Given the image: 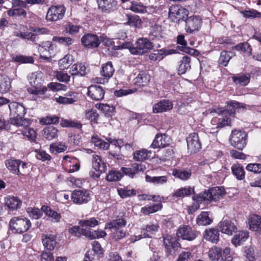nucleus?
I'll use <instances>...</instances> for the list:
<instances>
[{"label": "nucleus", "instance_id": "a19ab883", "mask_svg": "<svg viewBox=\"0 0 261 261\" xmlns=\"http://www.w3.org/2000/svg\"><path fill=\"white\" fill-rule=\"evenodd\" d=\"M231 169L232 174L238 180H242L245 177V171L243 166L241 164H236L232 165Z\"/></svg>", "mask_w": 261, "mask_h": 261}, {"label": "nucleus", "instance_id": "79ce46f5", "mask_svg": "<svg viewBox=\"0 0 261 261\" xmlns=\"http://www.w3.org/2000/svg\"><path fill=\"white\" fill-rule=\"evenodd\" d=\"M193 188L190 187H184L175 191L172 195L174 197L180 198L190 195L193 193Z\"/></svg>", "mask_w": 261, "mask_h": 261}, {"label": "nucleus", "instance_id": "338daca9", "mask_svg": "<svg viewBox=\"0 0 261 261\" xmlns=\"http://www.w3.org/2000/svg\"><path fill=\"white\" fill-rule=\"evenodd\" d=\"M59 121V118L56 115L47 116L41 119L40 122L42 124H56Z\"/></svg>", "mask_w": 261, "mask_h": 261}, {"label": "nucleus", "instance_id": "9d476101", "mask_svg": "<svg viewBox=\"0 0 261 261\" xmlns=\"http://www.w3.org/2000/svg\"><path fill=\"white\" fill-rule=\"evenodd\" d=\"M71 198L74 203L82 204L91 200V193L85 189H77L72 192Z\"/></svg>", "mask_w": 261, "mask_h": 261}, {"label": "nucleus", "instance_id": "f704fd0d", "mask_svg": "<svg viewBox=\"0 0 261 261\" xmlns=\"http://www.w3.org/2000/svg\"><path fill=\"white\" fill-rule=\"evenodd\" d=\"M69 73L72 75L84 76L87 73V68L82 64H74L70 68Z\"/></svg>", "mask_w": 261, "mask_h": 261}, {"label": "nucleus", "instance_id": "49530a36", "mask_svg": "<svg viewBox=\"0 0 261 261\" xmlns=\"http://www.w3.org/2000/svg\"><path fill=\"white\" fill-rule=\"evenodd\" d=\"M43 132L44 137L48 140H51L58 136V130L56 127L49 126L46 127L43 129Z\"/></svg>", "mask_w": 261, "mask_h": 261}, {"label": "nucleus", "instance_id": "4468645a", "mask_svg": "<svg viewBox=\"0 0 261 261\" xmlns=\"http://www.w3.org/2000/svg\"><path fill=\"white\" fill-rule=\"evenodd\" d=\"M98 223V221L93 217L81 220L79 224L81 227L82 234L87 238L92 231L90 229L97 226Z\"/></svg>", "mask_w": 261, "mask_h": 261}, {"label": "nucleus", "instance_id": "774afa93", "mask_svg": "<svg viewBox=\"0 0 261 261\" xmlns=\"http://www.w3.org/2000/svg\"><path fill=\"white\" fill-rule=\"evenodd\" d=\"M65 28L67 33L70 35H74L79 32L82 27L80 25H75L71 22H68L65 25Z\"/></svg>", "mask_w": 261, "mask_h": 261}, {"label": "nucleus", "instance_id": "680f3d73", "mask_svg": "<svg viewBox=\"0 0 261 261\" xmlns=\"http://www.w3.org/2000/svg\"><path fill=\"white\" fill-rule=\"evenodd\" d=\"M129 9L135 13H144L147 11L145 6L137 2H132Z\"/></svg>", "mask_w": 261, "mask_h": 261}, {"label": "nucleus", "instance_id": "6e6552de", "mask_svg": "<svg viewBox=\"0 0 261 261\" xmlns=\"http://www.w3.org/2000/svg\"><path fill=\"white\" fill-rule=\"evenodd\" d=\"M188 14L189 11L180 5H173L169 8L168 17L173 21L177 19L184 20Z\"/></svg>", "mask_w": 261, "mask_h": 261}, {"label": "nucleus", "instance_id": "6ab92c4d", "mask_svg": "<svg viewBox=\"0 0 261 261\" xmlns=\"http://www.w3.org/2000/svg\"><path fill=\"white\" fill-rule=\"evenodd\" d=\"M54 49L52 42L46 41L43 42L42 45H38V50L40 53V57L48 60L51 57V51Z\"/></svg>", "mask_w": 261, "mask_h": 261}, {"label": "nucleus", "instance_id": "58836bf2", "mask_svg": "<svg viewBox=\"0 0 261 261\" xmlns=\"http://www.w3.org/2000/svg\"><path fill=\"white\" fill-rule=\"evenodd\" d=\"M235 55L232 51H222L218 60V63L223 66H226L230 60Z\"/></svg>", "mask_w": 261, "mask_h": 261}, {"label": "nucleus", "instance_id": "052dcab7", "mask_svg": "<svg viewBox=\"0 0 261 261\" xmlns=\"http://www.w3.org/2000/svg\"><path fill=\"white\" fill-rule=\"evenodd\" d=\"M241 108H243L242 103L237 101H230L228 104L227 110L225 111H227V114L229 116H232L234 115L236 110H239Z\"/></svg>", "mask_w": 261, "mask_h": 261}, {"label": "nucleus", "instance_id": "7ed1b4c3", "mask_svg": "<svg viewBox=\"0 0 261 261\" xmlns=\"http://www.w3.org/2000/svg\"><path fill=\"white\" fill-rule=\"evenodd\" d=\"M31 87L28 88L29 94L38 95L44 94L47 90L46 87L42 85V73L41 72H35L28 76Z\"/></svg>", "mask_w": 261, "mask_h": 261}, {"label": "nucleus", "instance_id": "5fc2aeb1", "mask_svg": "<svg viewBox=\"0 0 261 261\" xmlns=\"http://www.w3.org/2000/svg\"><path fill=\"white\" fill-rule=\"evenodd\" d=\"M72 56L67 54L59 61V66L61 70L68 68L73 62Z\"/></svg>", "mask_w": 261, "mask_h": 261}, {"label": "nucleus", "instance_id": "dca6fc26", "mask_svg": "<svg viewBox=\"0 0 261 261\" xmlns=\"http://www.w3.org/2000/svg\"><path fill=\"white\" fill-rule=\"evenodd\" d=\"M187 143L188 149L191 152H195L201 148L199 136L197 133L190 134L187 138Z\"/></svg>", "mask_w": 261, "mask_h": 261}, {"label": "nucleus", "instance_id": "6e6d98bb", "mask_svg": "<svg viewBox=\"0 0 261 261\" xmlns=\"http://www.w3.org/2000/svg\"><path fill=\"white\" fill-rule=\"evenodd\" d=\"M23 129L21 130L22 134L26 136L28 140L31 141H35L37 137V133L36 131L31 128L28 126H22Z\"/></svg>", "mask_w": 261, "mask_h": 261}, {"label": "nucleus", "instance_id": "9b49d317", "mask_svg": "<svg viewBox=\"0 0 261 261\" xmlns=\"http://www.w3.org/2000/svg\"><path fill=\"white\" fill-rule=\"evenodd\" d=\"M82 44L88 48H94L99 46L100 40L96 34L87 33L81 38Z\"/></svg>", "mask_w": 261, "mask_h": 261}, {"label": "nucleus", "instance_id": "cd10ccee", "mask_svg": "<svg viewBox=\"0 0 261 261\" xmlns=\"http://www.w3.org/2000/svg\"><path fill=\"white\" fill-rule=\"evenodd\" d=\"M232 80L236 85L245 86L250 82V76L249 74L239 73L234 75Z\"/></svg>", "mask_w": 261, "mask_h": 261}, {"label": "nucleus", "instance_id": "1a4fd4ad", "mask_svg": "<svg viewBox=\"0 0 261 261\" xmlns=\"http://www.w3.org/2000/svg\"><path fill=\"white\" fill-rule=\"evenodd\" d=\"M247 134L245 132L233 130L229 139L231 144L239 149H242L246 144Z\"/></svg>", "mask_w": 261, "mask_h": 261}, {"label": "nucleus", "instance_id": "72a5a7b5", "mask_svg": "<svg viewBox=\"0 0 261 261\" xmlns=\"http://www.w3.org/2000/svg\"><path fill=\"white\" fill-rule=\"evenodd\" d=\"M177 43L181 45L179 46V49L182 51L190 54H193L194 52L197 51L195 49L187 46V42L185 39V36L182 35H179L177 37Z\"/></svg>", "mask_w": 261, "mask_h": 261}, {"label": "nucleus", "instance_id": "393cba45", "mask_svg": "<svg viewBox=\"0 0 261 261\" xmlns=\"http://www.w3.org/2000/svg\"><path fill=\"white\" fill-rule=\"evenodd\" d=\"M150 80V75L144 71H140L134 79V83L139 87H143L148 85Z\"/></svg>", "mask_w": 261, "mask_h": 261}, {"label": "nucleus", "instance_id": "a18cd8bd", "mask_svg": "<svg viewBox=\"0 0 261 261\" xmlns=\"http://www.w3.org/2000/svg\"><path fill=\"white\" fill-rule=\"evenodd\" d=\"M114 72V69L111 62H109L102 66L101 75L105 77H111Z\"/></svg>", "mask_w": 261, "mask_h": 261}, {"label": "nucleus", "instance_id": "603ef678", "mask_svg": "<svg viewBox=\"0 0 261 261\" xmlns=\"http://www.w3.org/2000/svg\"><path fill=\"white\" fill-rule=\"evenodd\" d=\"M162 207L163 205L161 203H159L153 205L148 206H145L141 208V212L144 215H147L161 210Z\"/></svg>", "mask_w": 261, "mask_h": 261}, {"label": "nucleus", "instance_id": "a211bd4d", "mask_svg": "<svg viewBox=\"0 0 261 261\" xmlns=\"http://www.w3.org/2000/svg\"><path fill=\"white\" fill-rule=\"evenodd\" d=\"M170 138L168 136L157 134L150 145V147L154 149L165 147L170 144Z\"/></svg>", "mask_w": 261, "mask_h": 261}, {"label": "nucleus", "instance_id": "ea45409f", "mask_svg": "<svg viewBox=\"0 0 261 261\" xmlns=\"http://www.w3.org/2000/svg\"><path fill=\"white\" fill-rule=\"evenodd\" d=\"M190 58L188 56H184L180 61L178 68L179 74H184L191 69Z\"/></svg>", "mask_w": 261, "mask_h": 261}, {"label": "nucleus", "instance_id": "0eeeda50", "mask_svg": "<svg viewBox=\"0 0 261 261\" xmlns=\"http://www.w3.org/2000/svg\"><path fill=\"white\" fill-rule=\"evenodd\" d=\"M159 225L158 223H150L141 230L140 234L130 237V242L134 243L142 238H152L158 231Z\"/></svg>", "mask_w": 261, "mask_h": 261}, {"label": "nucleus", "instance_id": "2eb2a0df", "mask_svg": "<svg viewBox=\"0 0 261 261\" xmlns=\"http://www.w3.org/2000/svg\"><path fill=\"white\" fill-rule=\"evenodd\" d=\"M92 162V167L97 173L92 174L91 176L95 178H98L100 173L106 171V164L101 157L98 155H93Z\"/></svg>", "mask_w": 261, "mask_h": 261}, {"label": "nucleus", "instance_id": "ddd939ff", "mask_svg": "<svg viewBox=\"0 0 261 261\" xmlns=\"http://www.w3.org/2000/svg\"><path fill=\"white\" fill-rule=\"evenodd\" d=\"M197 235V231L188 225L180 226L177 231V236L178 238H181L183 240L188 241L194 240L196 238Z\"/></svg>", "mask_w": 261, "mask_h": 261}, {"label": "nucleus", "instance_id": "473e14b6", "mask_svg": "<svg viewBox=\"0 0 261 261\" xmlns=\"http://www.w3.org/2000/svg\"><path fill=\"white\" fill-rule=\"evenodd\" d=\"M42 241L44 246L49 250H53L57 244L56 238L53 234L42 235Z\"/></svg>", "mask_w": 261, "mask_h": 261}, {"label": "nucleus", "instance_id": "e433bc0d", "mask_svg": "<svg viewBox=\"0 0 261 261\" xmlns=\"http://www.w3.org/2000/svg\"><path fill=\"white\" fill-rule=\"evenodd\" d=\"M96 107L108 117H112L115 112V108L108 104L98 103L96 105Z\"/></svg>", "mask_w": 261, "mask_h": 261}, {"label": "nucleus", "instance_id": "39448f33", "mask_svg": "<svg viewBox=\"0 0 261 261\" xmlns=\"http://www.w3.org/2000/svg\"><path fill=\"white\" fill-rule=\"evenodd\" d=\"M10 229L15 233H21L27 231L31 227L29 219L23 217H14L9 222Z\"/></svg>", "mask_w": 261, "mask_h": 261}, {"label": "nucleus", "instance_id": "8fccbe9b", "mask_svg": "<svg viewBox=\"0 0 261 261\" xmlns=\"http://www.w3.org/2000/svg\"><path fill=\"white\" fill-rule=\"evenodd\" d=\"M91 142L99 149L107 150L109 148V143L101 140L98 136H93L91 138Z\"/></svg>", "mask_w": 261, "mask_h": 261}, {"label": "nucleus", "instance_id": "e2e57ef3", "mask_svg": "<svg viewBox=\"0 0 261 261\" xmlns=\"http://www.w3.org/2000/svg\"><path fill=\"white\" fill-rule=\"evenodd\" d=\"M123 176V174L119 171L110 170L107 176L106 179L109 181H116L119 180Z\"/></svg>", "mask_w": 261, "mask_h": 261}, {"label": "nucleus", "instance_id": "f03ea898", "mask_svg": "<svg viewBox=\"0 0 261 261\" xmlns=\"http://www.w3.org/2000/svg\"><path fill=\"white\" fill-rule=\"evenodd\" d=\"M10 110V122L17 126H28L32 123L30 119H23L26 114V108L22 104L17 102H12L9 105Z\"/></svg>", "mask_w": 261, "mask_h": 261}, {"label": "nucleus", "instance_id": "c756f323", "mask_svg": "<svg viewBox=\"0 0 261 261\" xmlns=\"http://www.w3.org/2000/svg\"><path fill=\"white\" fill-rule=\"evenodd\" d=\"M21 203V201L17 197L8 196L5 199V205L11 211L17 210Z\"/></svg>", "mask_w": 261, "mask_h": 261}, {"label": "nucleus", "instance_id": "c03bdc74", "mask_svg": "<svg viewBox=\"0 0 261 261\" xmlns=\"http://www.w3.org/2000/svg\"><path fill=\"white\" fill-rule=\"evenodd\" d=\"M9 17H25L27 13L21 8H11L6 12Z\"/></svg>", "mask_w": 261, "mask_h": 261}, {"label": "nucleus", "instance_id": "20e7f679", "mask_svg": "<svg viewBox=\"0 0 261 261\" xmlns=\"http://www.w3.org/2000/svg\"><path fill=\"white\" fill-rule=\"evenodd\" d=\"M225 193V190L223 187H215L209 189L207 191H204L194 195L193 199L197 202H201L203 201H217L221 199Z\"/></svg>", "mask_w": 261, "mask_h": 261}, {"label": "nucleus", "instance_id": "2f4dec72", "mask_svg": "<svg viewBox=\"0 0 261 261\" xmlns=\"http://www.w3.org/2000/svg\"><path fill=\"white\" fill-rule=\"evenodd\" d=\"M41 210L50 219L52 222H59L60 221L61 218V214L51 210L49 207L46 205L42 206Z\"/></svg>", "mask_w": 261, "mask_h": 261}, {"label": "nucleus", "instance_id": "4d7b16f0", "mask_svg": "<svg viewBox=\"0 0 261 261\" xmlns=\"http://www.w3.org/2000/svg\"><path fill=\"white\" fill-rule=\"evenodd\" d=\"M227 111H223L221 115H219V125L217 127L219 128H222L226 125H229L230 124L231 119L230 116L227 114Z\"/></svg>", "mask_w": 261, "mask_h": 261}, {"label": "nucleus", "instance_id": "423d86ee", "mask_svg": "<svg viewBox=\"0 0 261 261\" xmlns=\"http://www.w3.org/2000/svg\"><path fill=\"white\" fill-rule=\"evenodd\" d=\"M65 12L66 8L63 5H53L47 10L46 19L50 22L60 20L64 17Z\"/></svg>", "mask_w": 261, "mask_h": 261}, {"label": "nucleus", "instance_id": "864d4df0", "mask_svg": "<svg viewBox=\"0 0 261 261\" xmlns=\"http://www.w3.org/2000/svg\"><path fill=\"white\" fill-rule=\"evenodd\" d=\"M172 175L181 180H186L191 177V172L188 170L174 169L172 171Z\"/></svg>", "mask_w": 261, "mask_h": 261}, {"label": "nucleus", "instance_id": "bf43d9fd", "mask_svg": "<svg viewBox=\"0 0 261 261\" xmlns=\"http://www.w3.org/2000/svg\"><path fill=\"white\" fill-rule=\"evenodd\" d=\"M128 20L126 24L135 28H140L142 24V21L138 15L128 16L127 15Z\"/></svg>", "mask_w": 261, "mask_h": 261}, {"label": "nucleus", "instance_id": "7c9ffc66", "mask_svg": "<svg viewBox=\"0 0 261 261\" xmlns=\"http://www.w3.org/2000/svg\"><path fill=\"white\" fill-rule=\"evenodd\" d=\"M249 236L247 231H239L237 234L233 237L231 243L236 247L241 245L248 238Z\"/></svg>", "mask_w": 261, "mask_h": 261}, {"label": "nucleus", "instance_id": "4c0bfd02", "mask_svg": "<svg viewBox=\"0 0 261 261\" xmlns=\"http://www.w3.org/2000/svg\"><path fill=\"white\" fill-rule=\"evenodd\" d=\"M111 237L115 241H118L125 238L127 235V230L123 228L110 229Z\"/></svg>", "mask_w": 261, "mask_h": 261}, {"label": "nucleus", "instance_id": "f3484780", "mask_svg": "<svg viewBox=\"0 0 261 261\" xmlns=\"http://www.w3.org/2000/svg\"><path fill=\"white\" fill-rule=\"evenodd\" d=\"M87 94L93 100L98 101L104 98L105 91L100 86L92 85L88 87Z\"/></svg>", "mask_w": 261, "mask_h": 261}, {"label": "nucleus", "instance_id": "0e129e2a", "mask_svg": "<svg viewBox=\"0 0 261 261\" xmlns=\"http://www.w3.org/2000/svg\"><path fill=\"white\" fill-rule=\"evenodd\" d=\"M234 48L238 51L246 53L248 56H250L252 54L251 45L247 42L239 43L234 46Z\"/></svg>", "mask_w": 261, "mask_h": 261}, {"label": "nucleus", "instance_id": "3c124183", "mask_svg": "<svg viewBox=\"0 0 261 261\" xmlns=\"http://www.w3.org/2000/svg\"><path fill=\"white\" fill-rule=\"evenodd\" d=\"M208 257L212 261H218L222 256V249L218 247L211 248L208 253Z\"/></svg>", "mask_w": 261, "mask_h": 261}, {"label": "nucleus", "instance_id": "c9c22d12", "mask_svg": "<svg viewBox=\"0 0 261 261\" xmlns=\"http://www.w3.org/2000/svg\"><path fill=\"white\" fill-rule=\"evenodd\" d=\"M127 224L126 221L123 218H118L107 223L105 225V229H117L123 228Z\"/></svg>", "mask_w": 261, "mask_h": 261}, {"label": "nucleus", "instance_id": "a878e982", "mask_svg": "<svg viewBox=\"0 0 261 261\" xmlns=\"http://www.w3.org/2000/svg\"><path fill=\"white\" fill-rule=\"evenodd\" d=\"M176 53L177 51L175 49L162 48L157 50L156 53L150 54L149 58L153 61H161L165 56Z\"/></svg>", "mask_w": 261, "mask_h": 261}, {"label": "nucleus", "instance_id": "09e8293b", "mask_svg": "<svg viewBox=\"0 0 261 261\" xmlns=\"http://www.w3.org/2000/svg\"><path fill=\"white\" fill-rule=\"evenodd\" d=\"M60 125L63 127H74L77 129H81L82 127V123L75 120L62 119Z\"/></svg>", "mask_w": 261, "mask_h": 261}, {"label": "nucleus", "instance_id": "f8f14e48", "mask_svg": "<svg viewBox=\"0 0 261 261\" xmlns=\"http://www.w3.org/2000/svg\"><path fill=\"white\" fill-rule=\"evenodd\" d=\"M186 31L187 32L192 33L198 31L202 23V20L199 16L193 15L185 19Z\"/></svg>", "mask_w": 261, "mask_h": 261}, {"label": "nucleus", "instance_id": "69168bd1", "mask_svg": "<svg viewBox=\"0 0 261 261\" xmlns=\"http://www.w3.org/2000/svg\"><path fill=\"white\" fill-rule=\"evenodd\" d=\"M67 149V146L65 143H60L53 144L50 145V151L52 153H58L64 152Z\"/></svg>", "mask_w": 261, "mask_h": 261}, {"label": "nucleus", "instance_id": "412c9836", "mask_svg": "<svg viewBox=\"0 0 261 261\" xmlns=\"http://www.w3.org/2000/svg\"><path fill=\"white\" fill-rule=\"evenodd\" d=\"M221 231L226 234L231 236L237 229L236 225L229 220H223L219 225Z\"/></svg>", "mask_w": 261, "mask_h": 261}, {"label": "nucleus", "instance_id": "de8ad7c7", "mask_svg": "<svg viewBox=\"0 0 261 261\" xmlns=\"http://www.w3.org/2000/svg\"><path fill=\"white\" fill-rule=\"evenodd\" d=\"M145 180L149 182H152L154 185H163L168 180V177L166 176H150L146 175Z\"/></svg>", "mask_w": 261, "mask_h": 261}, {"label": "nucleus", "instance_id": "aec40b11", "mask_svg": "<svg viewBox=\"0 0 261 261\" xmlns=\"http://www.w3.org/2000/svg\"><path fill=\"white\" fill-rule=\"evenodd\" d=\"M98 7L102 11L109 13L117 9V3L115 0H97Z\"/></svg>", "mask_w": 261, "mask_h": 261}, {"label": "nucleus", "instance_id": "c85d7f7f", "mask_svg": "<svg viewBox=\"0 0 261 261\" xmlns=\"http://www.w3.org/2000/svg\"><path fill=\"white\" fill-rule=\"evenodd\" d=\"M152 152L146 149H142L134 152L133 158L135 161L142 162L152 157Z\"/></svg>", "mask_w": 261, "mask_h": 261}, {"label": "nucleus", "instance_id": "13d9d810", "mask_svg": "<svg viewBox=\"0 0 261 261\" xmlns=\"http://www.w3.org/2000/svg\"><path fill=\"white\" fill-rule=\"evenodd\" d=\"M85 117L89 120L91 123L96 124L98 122L99 115L95 110L91 109L85 111Z\"/></svg>", "mask_w": 261, "mask_h": 261}, {"label": "nucleus", "instance_id": "5701e85b", "mask_svg": "<svg viewBox=\"0 0 261 261\" xmlns=\"http://www.w3.org/2000/svg\"><path fill=\"white\" fill-rule=\"evenodd\" d=\"M249 228L261 234V217L256 215L251 216L248 219Z\"/></svg>", "mask_w": 261, "mask_h": 261}, {"label": "nucleus", "instance_id": "bb28decb", "mask_svg": "<svg viewBox=\"0 0 261 261\" xmlns=\"http://www.w3.org/2000/svg\"><path fill=\"white\" fill-rule=\"evenodd\" d=\"M21 163V161L14 159L6 160L5 162V166L13 174L19 175V165Z\"/></svg>", "mask_w": 261, "mask_h": 261}, {"label": "nucleus", "instance_id": "f257e3e1", "mask_svg": "<svg viewBox=\"0 0 261 261\" xmlns=\"http://www.w3.org/2000/svg\"><path fill=\"white\" fill-rule=\"evenodd\" d=\"M161 47L160 43H152L148 39L141 38L138 39L135 43V46L130 42H123L120 46H115L116 49L128 48L132 54L142 55L152 49L153 47L159 48Z\"/></svg>", "mask_w": 261, "mask_h": 261}, {"label": "nucleus", "instance_id": "4be33fe9", "mask_svg": "<svg viewBox=\"0 0 261 261\" xmlns=\"http://www.w3.org/2000/svg\"><path fill=\"white\" fill-rule=\"evenodd\" d=\"M173 108V103L169 100H162L155 104L153 107V112L155 113H162L171 110Z\"/></svg>", "mask_w": 261, "mask_h": 261}, {"label": "nucleus", "instance_id": "37998d69", "mask_svg": "<svg viewBox=\"0 0 261 261\" xmlns=\"http://www.w3.org/2000/svg\"><path fill=\"white\" fill-rule=\"evenodd\" d=\"M196 222L199 225H206L211 224L212 219L209 217L208 212H202L197 217Z\"/></svg>", "mask_w": 261, "mask_h": 261}, {"label": "nucleus", "instance_id": "b1692460", "mask_svg": "<svg viewBox=\"0 0 261 261\" xmlns=\"http://www.w3.org/2000/svg\"><path fill=\"white\" fill-rule=\"evenodd\" d=\"M204 238L213 243H217L219 239V231L218 229L211 228L206 229L203 234Z\"/></svg>", "mask_w": 261, "mask_h": 261}]
</instances>
